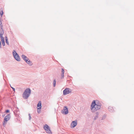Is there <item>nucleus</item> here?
<instances>
[{
  "instance_id": "c756f323",
  "label": "nucleus",
  "mask_w": 134,
  "mask_h": 134,
  "mask_svg": "<svg viewBox=\"0 0 134 134\" xmlns=\"http://www.w3.org/2000/svg\"><path fill=\"white\" fill-rule=\"evenodd\" d=\"M2 31V30H0V32H1Z\"/></svg>"
},
{
  "instance_id": "dca6fc26",
  "label": "nucleus",
  "mask_w": 134,
  "mask_h": 134,
  "mask_svg": "<svg viewBox=\"0 0 134 134\" xmlns=\"http://www.w3.org/2000/svg\"><path fill=\"white\" fill-rule=\"evenodd\" d=\"M96 115H95V116L94 117V120H95L96 119L98 118V116L99 115V113L98 112H97L96 113V114H95Z\"/></svg>"
},
{
  "instance_id": "f03ea898",
  "label": "nucleus",
  "mask_w": 134,
  "mask_h": 134,
  "mask_svg": "<svg viewBox=\"0 0 134 134\" xmlns=\"http://www.w3.org/2000/svg\"><path fill=\"white\" fill-rule=\"evenodd\" d=\"M95 105H97L99 107H101L102 106V104L98 100H93L91 103V110H93L95 107Z\"/></svg>"
},
{
  "instance_id": "aec40b11",
  "label": "nucleus",
  "mask_w": 134,
  "mask_h": 134,
  "mask_svg": "<svg viewBox=\"0 0 134 134\" xmlns=\"http://www.w3.org/2000/svg\"><path fill=\"white\" fill-rule=\"evenodd\" d=\"M1 42H2V45L3 46H4L5 45V43L4 40L2 41Z\"/></svg>"
},
{
  "instance_id": "a878e982",
  "label": "nucleus",
  "mask_w": 134,
  "mask_h": 134,
  "mask_svg": "<svg viewBox=\"0 0 134 134\" xmlns=\"http://www.w3.org/2000/svg\"><path fill=\"white\" fill-rule=\"evenodd\" d=\"M1 41L4 40V38L3 37H1Z\"/></svg>"
},
{
  "instance_id": "0eeeda50",
  "label": "nucleus",
  "mask_w": 134,
  "mask_h": 134,
  "mask_svg": "<svg viewBox=\"0 0 134 134\" xmlns=\"http://www.w3.org/2000/svg\"><path fill=\"white\" fill-rule=\"evenodd\" d=\"M11 118V115L10 114H7L4 118V122H7L8 121L10 120Z\"/></svg>"
},
{
  "instance_id": "393cba45",
  "label": "nucleus",
  "mask_w": 134,
  "mask_h": 134,
  "mask_svg": "<svg viewBox=\"0 0 134 134\" xmlns=\"http://www.w3.org/2000/svg\"><path fill=\"white\" fill-rule=\"evenodd\" d=\"M28 116H29V120H31V118L30 114H29Z\"/></svg>"
},
{
  "instance_id": "7ed1b4c3",
  "label": "nucleus",
  "mask_w": 134,
  "mask_h": 134,
  "mask_svg": "<svg viewBox=\"0 0 134 134\" xmlns=\"http://www.w3.org/2000/svg\"><path fill=\"white\" fill-rule=\"evenodd\" d=\"M12 54L15 59L16 61L18 62H20V57L18 54L17 53L15 50H14L13 51Z\"/></svg>"
},
{
  "instance_id": "9b49d317",
  "label": "nucleus",
  "mask_w": 134,
  "mask_h": 134,
  "mask_svg": "<svg viewBox=\"0 0 134 134\" xmlns=\"http://www.w3.org/2000/svg\"><path fill=\"white\" fill-rule=\"evenodd\" d=\"M25 61L30 65L31 66L32 64V63L29 59L25 60Z\"/></svg>"
},
{
  "instance_id": "cd10ccee",
  "label": "nucleus",
  "mask_w": 134,
  "mask_h": 134,
  "mask_svg": "<svg viewBox=\"0 0 134 134\" xmlns=\"http://www.w3.org/2000/svg\"><path fill=\"white\" fill-rule=\"evenodd\" d=\"M1 27V30H2V31L1 32L4 31V30H3V29L2 28V27Z\"/></svg>"
},
{
  "instance_id": "4468645a",
  "label": "nucleus",
  "mask_w": 134,
  "mask_h": 134,
  "mask_svg": "<svg viewBox=\"0 0 134 134\" xmlns=\"http://www.w3.org/2000/svg\"><path fill=\"white\" fill-rule=\"evenodd\" d=\"M108 110L110 112H113L114 111L113 107L111 106H109L108 108Z\"/></svg>"
},
{
  "instance_id": "1a4fd4ad",
  "label": "nucleus",
  "mask_w": 134,
  "mask_h": 134,
  "mask_svg": "<svg viewBox=\"0 0 134 134\" xmlns=\"http://www.w3.org/2000/svg\"><path fill=\"white\" fill-rule=\"evenodd\" d=\"M101 107H99L97 105H95V107H94V108L93 109V110H92V111L93 112H94L96 111L97 110H98Z\"/></svg>"
},
{
  "instance_id": "2eb2a0df",
  "label": "nucleus",
  "mask_w": 134,
  "mask_h": 134,
  "mask_svg": "<svg viewBox=\"0 0 134 134\" xmlns=\"http://www.w3.org/2000/svg\"><path fill=\"white\" fill-rule=\"evenodd\" d=\"M19 110L17 108L14 111V114L16 115V113L17 114H19Z\"/></svg>"
},
{
  "instance_id": "2f4dec72",
  "label": "nucleus",
  "mask_w": 134,
  "mask_h": 134,
  "mask_svg": "<svg viewBox=\"0 0 134 134\" xmlns=\"http://www.w3.org/2000/svg\"><path fill=\"white\" fill-rule=\"evenodd\" d=\"M103 118H102V120H103Z\"/></svg>"
},
{
  "instance_id": "20e7f679",
  "label": "nucleus",
  "mask_w": 134,
  "mask_h": 134,
  "mask_svg": "<svg viewBox=\"0 0 134 134\" xmlns=\"http://www.w3.org/2000/svg\"><path fill=\"white\" fill-rule=\"evenodd\" d=\"M44 129L47 131V132L49 133V134H52V132L50 129L49 126L47 124H46L44 126Z\"/></svg>"
},
{
  "instance_id": "b1692460",
  "label": "nucleus",
  "mask_w": 134,
  "mask_h": 134,
  "mask_svg": "<svg viewBox=\"0 0 134 134\" xmlns=\"http://www.w3.org/2000/svg\"><path fill=\"white\" fill-rule=\"evenodd\" d=\"M9 112H10V111L9 110H7L5 111V112L6 113H9Z\"/></svg>"
},
{
  "instance_id": "a211bd4d",
  "label": "nucleus",
  "mask_w": 134,
  "mask_h": 134,
  "mask_svg": "<svg viewBox=\"0 0 134 134\" xmlns=\"http://www.w3.org/2000/svg\"><path fill=\"white\" fill-rule=\"evenodd\" d=\"M56 80L55 79H54V80L53 82V86L54 87L56 85Z\"/></svg>"
},
{
  "instance_id": "7c9ffc66",
  "label": "nucleus",
  "mask_w": 134,
  "mask_h": 134,
  "mask_svg": "<svg viewBox=\"0 0 134 134\" xmlns=\"http://www.w3.org/2000/svg\"><path fill=\"white\" fill-rule=\"evenodd\" d=\"M37 112H38V113H39V111H38V109H37Z\"/></svg>"
},
{
  "instance_id": "4be33fe9",
  "label": "nucleus",
  "mask_w": 134,
  "mask_h": 134,
  "mask_svg": "<svg viewBox=\"0 0 134 134\" xmlns=\"http://www.w3.org/2000/svg\"><path fill=\"white\" fill-rule=\"evenodd\" d=\"M0 26L2 27L3 25L2 23V22L1 21V18H0Z\"/></svg>"
},
{
  "instance_id": "bb28decb",
  "label": "nucleus",
  "mask_w": 134,
  "mask_h": 134,
  "mask_svg": "<svg viewBox=\"0 0 134 134\" xmlns=\"http://www.w3.org/2000/svg\"><path fill=\"white\" fill-rule=\"evenodd\" d=\"M10 87L12 88V89H13V91H15V88H14L11 87V86H10Z\"/></svg>"
},
{
  "instance_id": "423d86ee",
  "label": "nucleus",
  "mask_w": 134,
  "mask_h": 134,
  "mask_svg": "<svg viewBox=\"0 0 134 134\" xmlns=\"http://www.w3.org/2000/svg\"><path fill=\"white\" fill-rule=\"evenodd\" d=\"M62 113L65 115L67 114L68 113V110L66 106H64L63 109L62 110Z\"/></svg>"
},
{
  "instance_id": "6ab92c4d",
  "label": "nucleus",
  "mask_w": 134,
  "mask_h": 134,
  "mask_svg": "<svg viewBox=\"0 0 134 134\" xmlns=\"http://www.w3.org/2000/svg\"><path fill=\"white\" fill-rule=\"evenodd\" d=\"M4 32H0V37H3L2 36L4 34Z\"/></svg>"
},
{
  "instance_id": "412c9836",
  "label": "nucleus",
  "mask_w": 134,
  "mask_h": 134,
  "mask_svg": "<svg viewBox=\"0 0 134 134\" xmlns=\"http://www.w3.org/2000/svg\"><path fill=\"white\" fill-rule=\"evenodd\" d=\"M3 11L2 10L1 11L0 14V15H1V17H2V16H3Z\"/></svg>"
},
{
  "instance_id": "9d476101",
  "label": "nucleus",
  "mask_w": 134,
  "mask_h": 134,
  "mask_svg": "<svg viewBox=\"0 0 134 134\" xmlns=\"http://www.w3.org/2000/svg\"><path fill=\"white\" fill-rule=\"evenodd\" d=\"M37 108L38 110L41 109V101H39L37 104Z\"/></svg>"
},
{
  "instance_id": "5701e85b",
  "label": "nucleus",
  "mask_w": 134,
  "mask_h": 134,
  "mask_svg": "<svg viewBox=\"0 0 134 134\" xmlns=\"http://www.w3.org/2000/svg\"><path fill=\"white\" fill-rule=\"evenodd\" d=\"M7 122H4V121H3V126H4L5 127V126L6 125V124L7 123Z\"/></svg>"
},
{
  "instance_id": "f257e3e1",
  "label": "nucleus",
  "mask_w": 134,
  "mask_h": 134,
  "mask_svg": "<svg viewBox=\"0 0 134 134\" xmlns=\"http://www.w3.org/2000/svg\"><path fill=\"white\" fill-rule=\"evenodd\" d=\"M31 90L29 88H27L24 91L23 94V97L25 99H27L31 94Z\"/></svg>"
},
{
  "instance_id": "6e6552de",
  "label": "nucleus",
  "mask_w": 134,
  "mask_h": 134,
  "mask_svg": "<svg viewBox=\"0 0 134 134\" xmlns=\"http://www.w3.org/2000/svg\"><path fill=\"white\" fill-rule=\"evenodd\" d=\"M77 121H72L71 123V126L73 128L75 127L77 125Z\"/></svg>"
},
{
  "instance_id": "39448f33",
  "label": "nucleus",
  "mask_w": 134,
  "mask_h": 134,
  "mask_svg": "<svg viewBox=\"0 0 134 134\" xmlns=\"http://www.w3.org/2000/svg\"><path fill=\"white\" fill-rule=\"evenodd\" d=\"M71 89L68 88H66L63 91V95H66L71 93Z\"/></svg>"
},
{
  "instance_id": "c85d7f7f",
  "label": "nucleus",
  "mask_w": 134,
  "mask_h": 134,
  "mask_svg": "<svg viewBox=\"0 0 134 134\" xmlns=\"http://www.w3.org/2000/svg\"><path fill=\"white\" fill-rule=\"evenodd\" d=\"M5 116V114H2V116L3 117H4Z\"/></svg>"
},
{
  "instance_id": "f3484780",
  "label": "nucleus",
  "mask_w": 134,
  "mask_h": 134,
  "mask_svg": "<svg viewBox=\"0 0 134 134\" xmlns=\"http://www.w3.org/2000/svg\"><path fill=\"white\" fill-rule=\"evenodd\" d=\"M5 42L8 45H9V43L8 41V38L7 37V36L5 37Z\"/></svg>"
},
{
  "instance_id": "ddd939ff",
  "label": "nucleus",
  "mask_w": 134,
  "mask_h": 134,
  "mask_svg": "<svg viewBox=\"0 0 134 134\" xmlns=\"http://www.w3.org/2000/svg\"><path fill=\"white\" fill-rule=\"evenodd\" d=\"M64 69L63 68L62 69V73L61 74V79H63L64 77Z\"/></svg>"
},
{
  "instance_id": "f8f14e48",
  "label": "nucleus",
  "mask_w": 134,
  "mask_h": 134,
  "mask_svg": "<svg viewBox=\"0 0 134 134\" xmlns=\"http://www.w3.org/2000/svg\"><path fill=\"white\" fill-rule=\"evenodd\" d=\"M21 57L22 59L25 61L27 59H28V58L24 54L21 55Z\"/></svg>"
}]
</instances>
